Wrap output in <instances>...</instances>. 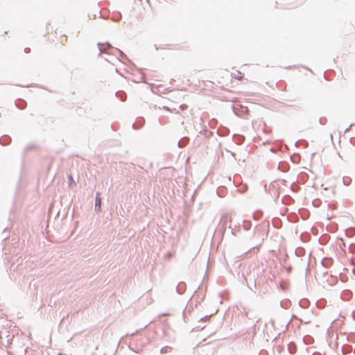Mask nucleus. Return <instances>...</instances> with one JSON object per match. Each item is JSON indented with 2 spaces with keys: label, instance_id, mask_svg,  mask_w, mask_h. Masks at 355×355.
I'll return each instance as SVG.
<instances>
[{
  "label": "nucleus",
  "instance_id": "nucleus-29",
  "mask_svg": "<svg viewBox=\"0 0 355 355\" xmlns=\"http://www.w3.org/2000/svg\"><path fill=\"white\" fill-rule=\"evenodd\" d=\"M288 349L289 353H291L292 354H295L296 352V350H297L295 346V345L291 346V344H290L288 345Z\"/></svg>",
  "mask_w": 355,
  "mask_h": 355
},
{
  "label": "nucleus",
  "instance_id": "nucleus-37",
  "mask_svg": "<svg viewBox=\"0 0 355 355\" xmlns=\"http://www.w3.org/2000/svg\"><path fill=\"white\" fill-rule=\"evenodd\" d=\"M205 327V326H201V325H198V326H196L195 327V329L198 331L199 330H202Z\"/></svg>",
  "mask_w": 355,
  "mask_h": 355
},
{
  "label": "nucleus",
  "instance_id": "nucleus-10",
  "mask_svg": "<svg viewBox=\"0 0 355 355\" xmlns=\"http://www.w3.org/2000/svg\"><path fill=\"white\" fill-rule=\"evenodd\" d=\"M26 105H27L26 102L24 100L21 99V98L17 99L15 102L16 107L20 110L25 109L26 107Z\"/></svg>",
  "mask_w": 355,
  "mask_h": 355
},
{
  "label": "nucleus",
  "instance_id": "nucleus-24",
  "mask_svg": "<svg viewBox=\"0 0 355 355\" xmlns=\"http://www.w3.org/2000/svg\"><path fill=\"white\" fill-rule=\"evenodd\" d=\"M172 349V347H169V346H165V347H163L161 348L160 349V353L161 354H167L168 352H170Z\"/></svg>",
  "mask_w": 355,
  "mask_h": 355
},
{
  "label": "nucleus",
  "instance_id": "nucleus-35",
  "mask_svg": "<svg viewBox=\"0 0 355 355\" xmlns=\"http://www.w3.org/2000/svg\"><path fill=\"white\" fill-rule=\"evenodd\" d=\"M346 235L351 236L354 234V230L352 228H349L346 230Z\"/></svg>",
  "mask_w": 355,
  "mask_h": 355
},
{
  "label": "nucleus",
  "instance_id": "nucleus-50",
  "mask_svg": "<svg viewBox=\"0 0 355 355\" xmlns=\"http://www.w3.org/2000/svg\"><path fill=\"white\" fill-rule=\"evenodd\" d=\"M306 70L310 71V72H312V70H310V69H309V68H306Z\"/></svg>",
  "mask_w": 355,
  "mask_h": 355
},
{
  "label": "nucleus",
  "instance_id": "nucleus-44",
  "mask_svg": "<svg viewBox=\"0 0 355 355\" xmlns=\"http://www.w3.org/2000/svg\"><path fill=\"white\" fill-rule=\"evenodd\" d=\"M166 315H168V313H162L159 315V317L160 316H166Z\"/></svg>",
  "mask_w": 355,
  "mask_h": 355
},
{
  "label": "nucleus",
  "instance_id": "nucleus-39",
  "mask_svg": "<svg viewBox=\"0 0 355 355\" xmlns=\"http://www.w3.org/2000/svg\"><path fill=\"white\" fill-rule=\"evenodd\" d=\"M353 125H354V123H352V124H351L348 128H347L345 130V132H348V131L350 130V128H351Z\"/></svg>",
  "mask_w": 355,
  "mask_h": 355
},
{
  "label": "nucleus",
  "instance_id": "nucleus-48",
  "mask_svg": "<svg viewBox=\"0 0 355 355\" xmlns=\"http://www.w3.org/2000/svg\"><path fill=\"white\" fill-rule=\"evenodd\" d=\"M309 262L308 261V263H307V266H306V270H308V269H309Z\"/></svg>",
  "mask_w": 355,
  "mask_h": 355
},
{
  "label": "nucleus",
  "instance_id": "nucleus-11",
  "mask_svg": "<svg viewBox=\"0 0 355 355\" xmlns=\"http://www.w3.org/2000/svg\"><path fill=\"white\" fill-rule=\"evenodd\" d=\"M189 141V137H182L178 141V147L179 148H184V146H186L187 145Z\"/></svg>",
  "mask_w": 355,
  "mask_h": 355
},
{
  "label": "nucleus",
  "instance_id": "nucleus-40",
  "mask_svg": "<svg viewBox=\"0 0 355 355\" xmlns=\"http://www.w3.org/2000/svg\"><path fill=\"white\" fill-rule=\"evenodd\" d=\"M24 52H25L26 53H30V52H31V49H30V48H28V47L25 48V49H24Z\"/></svg>",
  "mask_w": 355,
  "mask_h": 355
},
{
  "label": "nucleus",
  "instance_id": "nucleus-8",
  "mask_svg": "<svg viewBox=\"0 0 355 355\" xmlns=\"http://www.w3.org/2000/svg\"><path fill=\"white\" fill-rule=\"evenodd\" d=\"M11 137L8 135H4L0 137V144L2 146H7L11 142Z\"/></svg>",
  "mask_w": 355,
  "mask_h": 355
},
{
  "label": "nucleus",
  "instance_id": "nucleus-15",
  "mask_svg": "<svg viewBox=\"0 0 355 355\" xmlns=\"http://www.w3.org/2000/svg\"><path fill=\"white\" fill-rule=\"evenodd\" d=\"M115 50H116V51H118V53H119V54L120 57H121L123 60H125V61H127V62H131L130 60L127 57V55H125V53H124L121 50H120L119 49H117V48H115Z\"/></svg>",
  "mask_w": 355,
  "mask_h": 355
},
{
  "label": "nucleus",
  "instance_id": "nucleus-47",
  "mask_svg": "<svg viewBox=\"0 0 355 355\" xmlns=\"http://www.w3.org/2000/svg\"><path fill=\"white\" fill-rule=\"evenodd\" d=\"M282 171H287V167H286V168H282Z\"/></svg>",
  "mask_w": 355,
  "mask_h": 355
},
{
  "label": "nucleus",
  "instance_id": "nucleus-13",
  "mask_svg": "<svg viewBox=\"0 0 355 355\" xmlns=\"http://www.w3.org/2000/svg\"><path fill=\"white\" fill-rule=\"evenodd\" d=\"M116 96L121 101H125L126 100V94L123 91H117L116 92Z\"/></svg>",
  "mask_w": 355,
  "mask_h": 355
},
{
  "label": "nucleus",
  "instance_id": "nucleus-30",
  "mask_svg": "<svg viewBox=\"0 0 355 355\" xmlns=\"http://www.w3.org/2000/svg\"><path fill=\"white\" fill-rule=\"evenodd\" d=\"M272 225L275 228L279 229L281 228V222L279 220H277V222H275L274 220H272Z\"/></svg>",
  "mask_w": 355,
  "mask_h": 355
},
{
  "label": "nucleus",
  "instance_id": "nucleus-55",
  "mask_svg": "<svg viewBox=\"0 0 355 355\" xmlns=\"http://www.w3.org/2000/svg\"><path fill=\"white\" fill-rule=\"evenodd\" d=\"M238 225H240V223H238V225H235V227H238Z\"/></svg>",
  "mask_w": 355,
  "mask_h": 355
},
{
  "label": "nucleus",
  "instance_id": "nucleus-17",
  "mask_svg": "<svg viewBox=\"0 0 355 355\" xmlns=\"http://www.w3.org/2000/svg\"><path fill=\"white\" fill-rule=\"evenodd\" d=\"M295 254L297 257H302L305 254V250L302 247L297 248L295 249Z\"/></svg>",
  "mask_w": 355,
  "mask_h": 355
},
{
  "label": "nucleus",
  "instance_id": "nucleus-33",
  "mask_svg": "<svg viewBox=\"0 0 355 355\" xmlns=\"http://www.w3.org/2000/svg\"><path fill=\"white\" fill-rule=\"evenodd\" d=\"M319 122L321 125H325L327 122V119L326 117H320L319 119Z\"/></svg>",
  "mask_w": 355,
  "mask_h": 355
},
{
  "label": "nucleus",
  "instance_id": "nucleus-18",
  "mask_svg": "<svg viewBox=\"0 0 355 355\" xmlns=\"http://www.w3.org/2000/svg\"><path fill=\"white\" fill-rule=\"evenodd\" d=\"M200 133L203 135L206 138H210L213 135V132L207 129L202 130Z\"/></svg>",
  "mask_w": 355,
  "mask_h": 355
},
{
  "label": "nucleus",
  "instance_id": "nucleus-5",
  "mask_svg": "<svg viewBox=\"0 0 355 355\" xmlns=\"http://www.w3.org/2000/svg\"><path fill=\"white\" fill-rule=\"evenodd\" d=\"M334 263V260L331 257H324L321 261V264L323 267L328 268H329Z\"/></svg>",
  "mask_w": 355,
  "mask_h": 355
},
{
  "label": "nucleus",
  "instance_id": "nucleus-23",
  "mask_svg": "<svg viewBox=\"0 0 355 355\" xmlns=\"http://www.w3.org/2000/svg\"><path fill=\"white\" fill-rule=\"evenodd\" d=\"M68 179H69V187L70 188H73V187H75L76 185V183L73 180V178L71 175H69Z\"/></svg>",
  "mask_w": 355,
  "mask_h": 355
},
{
  "label": "nucleus",
  "instance_id": "nucleus-43",
  "mask_svg": "<svg viewBox=\"0 0 355 355\" xmlns=\"http://www.w3.org/2000/svg\"><path fill=\"white\" fill-rule=\"evenodd\" d=\"M352 318L355 320V310H354V311H352Z\"/></svg>",
  "mask_w": 355,
  "mask_h": 355
},
{
  "label": "nucleus",
  "instance_id": "nucleus-7",
  "mask_svg": "<svg viewBox=\"0 0 355 355\" xmlns=\"http://www.w3.org/2000/svg\"><path fill=\"white\" fill-rule=\"evenodd\" d=\"M186 288H187L186 284L184 282H180L178 283V284L176 286V292L178 294L182 295L185 292Z\"/></svg>",
  "mask_w": 355,
  "mask_h": 355
},
{
  "label": "nucleus",
  "instance_id": "nucleus-26",
  "mask_svg": "<svg viewBox=\"0 0 355 355\" xmlns=\"http://www.w3.org/2000/svg\"><path fill=\"white\" fill-rule=\"evenodd\" d=\"M291 189L293 192H297L300 191V187L299 185L296 184L295 182H293L291 185Z\"/></svg>",
  "mask_w": 355,
  "mask_h": 355
},
{
  "label": "nucleus",
  "instance_id": "nucleus-25",
  "mask_svg": "<svg viewBox=\"0 0 355 355\" xmlns=\"http://www.w3.org/2000/svg\"><path fill=\"white\" fill-rule=\"evenodd\" d=\"M344 185L349 186L352 183V179L349 177L345 176L343 178Z\"/></svg>",
  "mask_w": 355,
  "mask_h": 355
},
{
  "label": "nucleus",
  "instance_id": "nucleus-2",
  "mask_svg": "<svg viewBox=\"0 0 355 355\" xmlns=\"http://www.w3.org/2000/svg\"><path fill=\"white\" fill-rule=\"evenodd\" d=\"M97 46L99 50L98 56H100L102 53L111 54L112 53L110 51L114 49V47L109 42H98Z\"/></svg>",
  "mask_w": 355,
  "mask_h": 355
},
{
  "label": "nucleus",
  "instance_id": "nucleus-53",
  "mask_svg": "<svg viewBox=\"0 0 355 355\" xmlns=\"http://www.w3.org/2000/svg\"><path fill=\"white\" fill-rule=\"evenodd\" d=\"M297 318L296 315H293L292 318Z\"/></svg>",
  "mask_w": 355,
  "mask_h": 355
},
{
  "label": "nucleus",
  "instance_id": "nucleus-21",
  "mask_svg": "<svg viewBox=\"0 0 355 355\" xmlns=\"http://www.w3.org/2000/svg\"><path fill=\"white\" fill-rule=\"evenodd\" d=\"M291 160L292 162L295 163V164H297L299 163L300 160V155L298 154H293L291 157Z\"/></svg>",
  "mask_w": 355,
  "mask_h": 355
},
{
  "label": "nucleus",
  "instance_id": "nucleus-16",
  "mask_svg": "<svg viewBox=\"0 0 355 355\" xmlns=\"http://www.w3.org/2000/svg\"><path fill=\"white\" fill-rule=\"evenodd\" d=\"M246 316L248 317V318L249 320H252V324H252V327L254 328L256 327L257 323L259 321V318L250 316L249 313H246Z\"/></svg>",
  "mask_w": 355,
  "mask_h": 355
},
{
  "label": "nucleus",
  "instance_id": "nucleus-1",
  "mask_svg": "<svg viewBox=\"0 0 355 355\" xmlns=\"http://www.w3.org/2000/svg\"><path fill=\"white\" fill-rule=\"evenodd\" d=\"M232 221L231 216L228 214L222 215L218 225V230L222 234V236L225 234L226 231L227 224Z\"/></svg>",
  "mask_w": 355,
  "mask_h": 355
},
{
  "label": "nucleus",
  "instance_id": "nucleus-46",
  "mask_svg": "<svg viewBox=\"0 0 355 355\" xmlns=\"http://www.w3.org/2000/svg\"><path fill=\"white\" fill-rule=\"evenodd\" d=\"M280 305L283 308H285V309L286 308L285 306L283 305L282 302H280Z\"/></svg>",
  "mask_w": 355,
  "mask_h": 355
},
{
  "label": "nucleus",
  "instance_id": "nucleus-51",
  "mask_svg": "<svg viewBox=\"0 0 355 355\" xmlns=\"http://www.w3.org/2000/svg\"><path fill=\"white\" fill-rule=\"evenodd\" d=\"M306 70L310 71V72H312V70H310V69H309V68H306Z\"/></svg>",
  "mask_w": 355,
  "mask_h": 355
},
{
  "label": "nucleus",
  "instance_id": "nucleus-19",
  "mask_svg": "<svg viewBox=\"0 0 355 355\" xmlns=\"http://www.w3.org/2000/svg\"><path fill=\"white\" fill-rule=\"evenodd\" d=\"M309 302L306 299H302L300 300L299 305L303 309H306L309 306Z\"/></svg>",
  "mask_w": 355,
  "mask_h": 355
},
{
  "label": "nucleus",
  "instance_id": "nucleus-6",
  "mask_svg": "<svg viewBox=\"0 0 355 355\" xmlns=\"http://www.w3.org/2000/svg\"><path fill=\"white\" fill-rule=\"evenodd\" d=\"M145 123V119L143 117L137 119V121L133 123L132 126L134 130H138L141 128Z\"/></svg>",
  "mask_w": 355,
  "mask_h": 355
},
{
  "label": "nucleus",
  "instance_id": "nucleus-42",
  "mask_svg": "<svg viewBox=\"0 0 355 355\" xmlns=\"http://www.w3.org/2000/svg\"><path fill=\"white\" fill-rule=\"evenodd\" d=\"M232 109H233V112H234V113L236 115H238V114H237V112H236V110H235V107H234V106L233 105H232Z\"/></svg>",
  "mask_w": 355,
  "mask_h": 355
},
{
  "label": "nucleus",
  "instance_id": "nucleus-12",
  "mask_svg": "<svg viewBox=\"0 0 355 355\" xmlns=\"http://www.w3.org/2000/svg\"><path fill=\"white\" fill-rule=\"evenodd\" d=\"M352 296V293L350 291H344L341 295V298L343 300H349Z\"/></svg>",
  "mask_w": 355,
  "mask_h": 355
},
{
  "label": "nucleus",
  "instance_id": "nucleus-56",
  "mask_svg": "<svg viewBox=\"0 0 355 355\" xmlns=\"http://www.w3.org/2000/svg\"><path fill=\"white\" fill-rule=\"evenodd\" d=\"M238 225H240V223H238V225H235V227H238Z\"/></svg>",
  "mask_w": 355,
  "mask_h": 355
},
{
  "label": "nucleus",
  "instance_id": "nucleus-34",
  "mask_svg": "<svg viewBox=\"0 0 355 355\" xmlns=\"http://www.w3.org/2000/svg\"><path fill=\"white\" fill-rule=\"evenodd\" d=\"M229 130L227 129H225L223 132H221L220 130H218L217 132L220 136H225L228 133Z\"/></svg>",
  "mask_w": 355,
  "mask_h": 355
},
{
  "label": "nucleus",
  "instance_id": "nucleus-38",
  "mask_svg": "<svg viewBox=\"0 0 355 355\" xmlns=\"http://www.w3.org/2000/svg\"><path fill=\"white\" fill-rule=\"evenodd\" d=\"M350 143H351L353 146H355V138H354V137H352V138H350Z\"/></svg>",
  "mask_w": 355,
  "mask_h": 355
},
{
  "label": "nucleus",
  "instance_id": "nucleus-14",
  "mask_svg": "<svg viewBox=\"0 0 355 355\" xmlns=\"http://www.w3.org/2000/svg\"><path fill=\"white\" fill-rule=\"evenodd\" d=\"M37 148V146L35 144H30L25 147V148L24 150V153H26L31 150H35Z\"/></svg>",
  "mask_w": 355,
  "mask_h": 355
},
{
  "label": "nucleus",
  "instance_id": "nucleus-52",
  "mask_svg": "<svg viewBox=\"0 0 355 355\" xmlns=\"http://www.w3.org/2000/svg\"><path fill=\"white\" fill-rule=\"evenodd\" d=\"M306 70L310 71V72H312V70H310V69H309V68H306Z\"/></svg>",
  "mask_w": 355,
  "mask_h": 355
},
{
  "label": "nucleus",
  "instance_id": "nucleus-28",
  "mask_svg": "<svg viewBox=\"0 0 355 355\" xmlns=\"http://www.w3.org/2000/svg\"><path fill=\"white\" fill-rule=\"evenodd\" d=\"M347 340L349 342L355 343V334L351 333L349 334L347 337Z\"/></svg>",
  "mask_w": 355,
  "mask_h": 355
},
{
  "label": "nucleus",
  "instance_id": "nucleus-49",
  "mask_svg": "<svg viewBox=\"0 0 355 355\" xmlns=\"http://www.w3.org/2000/svg\"><path fill=\"white\" fill-rule=\"evenodd\" d=\"M155 49H156V50H157V49H158V47L157 46V45H156V44H155Z\"/></svg>",
  "mask_w": 355,
  "mask_h": 355
},
{
  "label": "nucleus",
  "instance_id": "nucleus-4",
  "mask_svg": "<svg viewBox=\"0 0 355 355\" xmlns=\"http://www.w3.org/2000/svg\"><path fill=\"white\" fill-rule=\"evenodd\" d=\"M101 202L102 198L101 197V193L99 192H96L95 196L94 210L97 213L101 211Z\"/></svg>",
  "mask_w": 355,
  "mask_h": 355
},
{
  "label": "nucleus",
  "instance_id": "nucleus-9",
  "mask_svg": "<svg viewBox=\"0 0 355 355\" xmlns=\"http://www.w3.org/2000/svg\"><path fill=\"white\" fill-rule=\"evenodd\" d=\"M232 139L236 144L241 145L244 141L245 138L242 135L234 134L232 136Z\"/></svg>",
  "mask_w": 355,
  "mask_h": 355
},
{
  "label": "nucleus",
  "instance_id": "nucleus-22",
  "mask_svg": "<svg viewBox=\"0 0 355 355\" xmlns=\"http://www.w3.org/2000/svg\"><path fill=\"white\" fill-rule=\"evenodd\" d=\"M252 226L251 222L248 220L243 221V227L245 230H249Z\"/></svg>",
  "mask_w": 355,
  "mask_h": 355
},
{
  "label": "nucleus",
  "instance_id": "nucleus-27",
  "mask_svg": "<svg viewBox=\"0 0 355 355\" xmlns=\"http://www.w3.org/2000/svg\"><path fill=\"white\" fill-rule=\"evenodd\" d=\"M305 344L309 345L313 342V338L311 336H305L303 338Z\"/></svg>",
  "mask_w": 355,
  "mask_h": 355
},
{
  "label": "nucleus",
  "instance_id": "nucleus-32",
  "mask_svg": "<svg viewBox=\"0 0 355 355\" xmlns=\"http://www.w3.org/2000/svg\"><path fill=\"white\" fill-rule=\"evenodd\" d=\"M261 216V211H257L253 214V218L254 220H259Z\"/></svg>",
  "mask_w": 355,
  "mask_h": 355
},
{
  "label": "nucleus",
  "instance_id": "nucleus-31",
  "mask_svg": "<svg viewBox=\"0 0 355 355\" xmlns=\"http://www.w3.org/2000/svg\"><path fill=\"white\" fill-rule=\"evenodd\" d=\"M214 314V313H211V314L207 315H205V316H204V317L201 318L200 319V321H202V322H207V321H208V320H209L210 317H211V315H213Z\"/></svg>",
  "mask_w": 355,
  "mask_h": 355
},
{
  "label": "nucleus",
  "instance_id": "nucleus-36",
  "mask_svg": "<svg viewBox=\"0 0 355 355\" xmlns=\"http://www.w3.org/2000/svg\"><path fill=\"white\" fill-rule=\"evenodd\" d=\"M7 233V229H4L3 232H2V234H5L2 236L3 240L5 241L8 239L9 235L6 234Z\"/></svg>",
  "mask_w": 355,
  "mask_h": 355
},
{
  "label": "nucleus",
  "instance_id": "nucleus-41",
  "mask_svg": "<svg viewBox=\"0 0 355 355\" xmlns=\"http://www.w3.org/2000/svg\"><path fill=\"white\" fill-rule=\"evenodd\" d=\"M229 228H230V229H231V234H232V235H236V233H235V232H234V229H232L231 226H230V227H229Z\"/></svg>",
  "mask_w": 355,
  "mask_h": 355
},
{
  "label": "nucleus",
  "instance_id": "nucleus-58",
  "mask_svg": "<svg viewBox=\"0 0 355 355\" xmlns=\"http://www.w3.org/2000/svg\"><path fill=\"white\" fill-rule=\"evenodd\" d=\"M116 72L119 73L117 69H116Z\"/></svg>",
  "mask_w": 355,
  "mask_h": 355
},
{
  "label": "nucleus",
  "instance_id": "nucleus-45",
  "mask_svg": "<svg viewBox=\"0 0 355 355\" xmlns=\"http://www.w3.org/2000/svg\"><path fill=\"white\" fill-rule=\"evenodd\" d=\"M352 248H355V244H350L349 248L352 249Z\"/></svg>",
  "mask_w": 355,
  "mask_h": 355
},
{
  "label": "nucleus",
  "instance_id": "nucleus-20",
  "mask_svg": "<svg viewBox=\"0 0 355 355\" xmlns=\"http://www.w3.org/2000/svg\"><path fill=\"white\" fill-rule=\"evenodd\" d=\"M121 14L120 12H116V14H114L111 17V19L115 22L119 21L121 20Z\"/></svg>",
  "mask_w": 355,
  "mask_h": 355
},
{
  "label": "nucleus",
  "instance_id": "nucleus-3",
  "mask_svg": "<svg viewBox=\"0 0 355 355\" xmlns=\"http://www.w3.org/2000/svg\"><path fill=\"white\" fill-rule=\"evenodd\" d=\"M12 338L13 336L10 335L7 331L1 333V342L3 345L6 344V346L9 345L11 343V340H12Z\"/></svg>",
  "mask_w": 355,
  "mask_h": 355
},
{
  "label": "nucleus",
  "instance_id": "nucleus-54",
  "mask_svg": "<svg viewBox=\"0 0 355 355\" xmlns=\"http://www.w3.org/2000/svg\"><path fill=\"white\" fill-rule=\"evenodd\" d=\"M238 225H240V223H238V225H235V227H238Z\"/></svg>",
  "mask_w": 355,
  "mask_h": 355
},
{
  "label": "nucleus",
  "instance_id": "nucleus-57",
  "mask_svg": "<svg viewBox=\"0 0 355 355\" xmlns=\"http://www.w3.org/2000/svg\"><path fill=\"white\" fill-rule=\"evenodd\" d=\"M143 79H144V77H141V80L140 81H143Z\"/></svg>",
  "mask_w": 355,
  "mask_h": 355
}]
</instances>
